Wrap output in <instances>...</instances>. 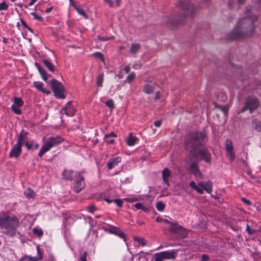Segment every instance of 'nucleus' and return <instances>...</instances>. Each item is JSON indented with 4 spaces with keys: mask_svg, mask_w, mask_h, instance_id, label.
<instances>
[{
    "mask_svg": "<svg viewBox=\"0 0 261 261\" xmlns=\"http://www.w3.org/2000/svg\"><path fill=\"white\" fill-rule=\"evenodd\" d=\"M206 137L205 132H194L187 135L185 142V148L189 151L194 158L200 161H204L210 163L211 155L210 152L206 148L201 149L198 152L197 149L201 146Z\"/></svg>",
    "mask_w": 261,
    "mask_h": 261,
    "instance_id": "f257e3e1",
    "label": "nucleus"
},
{
    "mask_svg": "<svg viewBox=\"0 0 261 261\" xmlns=\"http://www.w3.org/2000/svg\"><path fill=\"white\" fill-rule=\"evenodd\" d=\"M256 15L247 16L241 20L240 24L227 36L229 40L242 39L251 36L254 32V23L257 21Z\"/></svg>",
    "mask_w": 261,
    "mask_h": 261,
    "instance_id": "f03ea898",
    "label": "nucleus"
},
{
    "mask_svg": "<svg viewBox=\"0 0 261 261\" xmlns=\"http://www.w3.org/2000/svg\"><path fill=\"white\" fill-rule=\"evenodd\" d=\"M19 226V219L16 215L8 212L0 213V229H4L7 236L14 237Z\"/></svg>",
    "mask_w": 261,
    "mask_h": 261,
    "instance_id": "7ed1b4c3",
    "label": "nucleus"
},
{
    "mask_svg": "<svg viewBox=\"0 0 261 261\" xmlns=\"http://www.w3.org/2000/svg\"><path fill=\"white\" fill-rule=\"evenodd\" d=\"M63 141L64 139L60 136L49 137L46 141L43 142L38 155L40 157L42 156L44 153L49 151L52 147L59 145Z\"/></svg>",
    "mask_w": 261,
    "mask_h": 261,
    "instance_id": "20e7f679",
    "label": "nucleus"
},
{
    "mask_svg": "<svg viewBox=\"0 0 261 261\" xmlns=\"http://www.w3.org/2000/svg\"><path fill=\"white\" fill-rule=\"evenodd\" d=\"M163 223L168 227L169 231L172 233L177 234L182 239L187 237L188 235L187 230L179 225L177 221L173 222L163 219Z\"/></svg>",
    "mask_w": 261,
    "mask_h": 261,
    "instance_id": "39448f33",
    "label": "nucleus"
},
{
    "mask_svg": "<svg viewBox=\"0 0 261 261\" xmlns=\"http://www.w3.org/2000/svg\"><path fill=\"white\" fill-rule=\"evenodd\" d=\"M178 250L172 249L156 253L154 255V261H163L164 259H174L176 258Z\"/></svg>",
    "mask_w": 261,
    "mask_h": 261,
    "instance_id": "423d86ee",
    "label": "nucleus"
},
{
    "mask_svg": "<svg viewBox=\"0 0 261 261\" xmlns=\"http://www.w3.org/2000/svg\"><path fill=\"white\" fill-rule=\"evenodd\" d=\"M259 105V100L254 96H248L245 100V106L242 108V112L249 110L250 113H252L256 110Z\"/></svg>",
    "mask_w": 261,
    "mask_h": 261,
    "instance_id": "0eeeda50",
    "label": "nucleus"
},
{
    "mask_svg": "<svg viewBox=\"0 0 261 261\" xmlns=\"http://www.w3.org/2000/svg\"><path fill=\"white\" fill-rule=\"evenodd\" d=\"M51 87L56 97L62 99L65 98L64 94V86L61 82L56 79H53L51 81Z\"/></svg>",
    "mask_w": 261,
    "mask_h": 261,
    "instance_id": "6e6552de",
    "label": "nucleus"
},
{
    "mask_svg": "<svg viewBox=\"0 0 261 261\" xmlns=\"http://www.w3.org/2000/svg\"><path fill=\"white\" fill-rule=\"evenodd\" d=\"M177 5L184 11L183 14L184 16L192 15L194 12V8L189 1L182 0L178 1Z\"/></svg>",
    "mask_w": 261,
    "mask_h": 261,
    "instance_id": "1a4fd4ad",
    "label": "nucleus"
},
{
    "mask_svg": "<svg viewBox=\"0 0 261 261\" xmlns=\"http://www.w3.org/2000/svg\"><path fill=\"white\" fill-rule=\"evenodd\" d=\"M83 173H84V171L77 172L75 175L76 182L74 190L76 193H79L81 191L85 186V178L82 175Z\"/></svg>",
    "mask_w": 261,
    "mask_h": 261,
    "instance_id": "9d476101",
    "label": "nucleus"
},
{
    "mask_svg": "<svg viewBox=\"0 0 261 261\" xmlns=\"http://www.w3.org/2000/svg\"><path fill=\"white\" fill-rule=\"evenodd\" d=\"M37 255L32 257L28 255H24L18 261H38L43 258V253L41 251L39 246H37Z\"/></svg>",
    "mask_w": 261,
    "mask_h": 261,
    "instance_id": "9b49d317",
    "label": "nucleus"
},
{
    "mask_svg": "<svg viewBox=\"0 0 261 261\" xmlns=\"http://www.w3.org/2000/svg\"><path fill=\"white\" fill-rule=\"evenodd\" d=\"M225 148L227 155L229 157V160L231 161H234L236 158V155L234 152L232 142L230 140L226 139L225 142Z\"/></svg>",
    "mask_w": 261,
    "mask_h": 261,
    "instance_id": "f8f14e48",
    "label": "nucleus"
},
{
    "mask_svg": "<svg viewBox=\"0 0 261 261\" xmlns=\"http://www.w3.org/2000/svg\"><path fill=\"white\" fill-rule=\"evenodd\" d=\"M22 146L16 143L12 147L11 150L9 153V158H15L17 159L22 153Z\"/></svg>",
    "mask_w": 261,
    "mask_h": 261,
    "instance_id": "ddd939ff",
    "label": "nucleus"
},
{
    "mask_svg": "<svg viewBox=\"0 0 261 261\" xmlns=\"http://www.w3.org/2000/svg\"><path fill=\"white\" fill-rule=\"evenodd\" d=\"M29 133L24 131V130H21V132L19 134V137L18 139L17 144L22 146L23 144H25L28 141V135Z\"/></svg>",
    "mask_w": 261,
    "mask_h": 261,
    "instance_id": "4468645a",
    "label": "nucleus"
},
{
    "mask_svg": "<svg viewBox=\"0 0 261 261\" xmlns=\"http://www.w3.org/2000/svg\"><path fill=\"white\" fill-rule=\"evenodd\" d=\"M61 112L62 113H64L68 116H73L75 113V110L71 106V103L69 101L66 104L65 108L61 110Z\"/></svg>",
    "mask_w": 261,
    "mask_h": 261,
    "instance_id": "2eb2a0df",
    "label": "nucleus"
},
{
    "mask_svg": "<svg viewBox=\"0 0 261 261\" xmlns=\"http://www.w3.org/2000/svg\"><path fill=\"white\" fill-rule=\"evenodd\" d=\"M190 171L196 177L201 178L202 174L200 171L197 164L195 162L191 163L190 165Z\"/></svg>",
    "mask_w": 261,
    "mask_h": 261,
    "instance_id": "dca6fc26",
    "label": "nucleus"
},
{
    "mask_svg": "<svg viewBox=\"0 0 261 261\" xmlns=\"http://www.w3.org/2000/svg\"><path fill=\"white\" fill-rule=\"evenodd\" d=\"M198 185L200 188L202 189L203 191L205 190L207 193H211L213 191L212 182L210 181L199 182L198 183Z\"/></svg>",
    "mask_w": 261,
    "mask_h": 261,
    "instance_id": "f3484780",
    "label": "nucleus"
},
{
    "mask_svg": "<svg viewBox=\"0 0 261 261\" xmlns=\"http://www.w3.org/2000/svg\"><path fill=\"white\" fill-rule=\"evenodd\" d=\"M35 67L38 69L42 79L47 82V79L49 78L50 75L47 73L46 71L41 66L39 63H35Z\"/></svg>",
    "mask_w": 261,
    "mask_h": 261,
    "instance_id": "a211bd4d",
    "label": "nucleus"
},
{
    "mask_svg": "<svg viewBox=\"0 0 261 261\" xmlns=\"http://www.w3.org/2000/svg\"><path fill=\"white\" fill-rule=\"evenodd\" d=\"M121 161V158L120 156H116L111 158L107 163V166L109 170L112 169L115 166L117 165Z\"/></svg>",
    "mask_w": 261,
    "mask_h": 261,
    "instance_id": "6ab92c4d",
    "label": "nucleus"
},
{
    "mask_svg": "<svg viewBox=\"0 0 261 261\" xmlns=\"http://www.w3.org/2000/svg\"><path fill=\"white\" fill-rule=\"evenodd\" d=\"M184 20L183 18H178L176 19H173V18H169L168 20L166 22V25L168 27H170L171 29H174L176 25L182 23Z\"/></svg>",
    "mask_w": 261,
    "mask_h": 261,
    "instance_id": "aec40b11",
    "label": "nucleus"
},
{
    "mask_svg": "<svg viewBox=\"0 0 261 261\" xmlns=\"http://www.w3.org/2000/svg\"><path fill=\"white\" fill-rule=\"evenodd\" d=\"M171 176V172L167 168H165L162 171V178L164 182L169 187L170 186L169 178Z\"/></svg>",
    "mask_w": 261,
    "mask_h": 261,
    "instance_id": "412c9836",
    "label": "nucleus"
},
{
    "mask_svg": "<svg viewBox=\"0 0 261 261\" xmlns=\"http://www.w3.org/2000/svg\"><path fill=\"white\" fill-rule=\"evenodd\" d=\"M62 175L64 178L69 180H73V177L75 176L73 171L70 170H64L62 173Z\"/></svg>",
    "mask_w": 261,
    "mask_h": 261,
    "instance_id": "4be33fe9",
    "label": "nucleus"
},
{
    "mask_svg": "<svg viewBox=\"0 0 261 261\" xmlns=\"http://www.w3.org/2000/svg\"><path fill=\"white\" fill-rule=\"evenodd\" d=\"M117 136V135L115 133L112 132L109 134H107L106 135H105L104 140L108 144H113L115 142V140L114 139H111V140H109V138H116Z\"/></svg>",
    "mask_w": 261,
    "mask_h": 261,
    "instance_id": "5701e85b",
    "label": "nucleus"
},
{
    "mask_svg": "<svg viewBox=\"0 0 261 261\" xmlns=\"http://www.w3.org/2000/svg\"><path fill=\"white\" fill-rule=\"evenodd\" d=\"M252 126L256 131L261 132V122L257 118L253 119L251 122Z\"/></svg>",
    "mask_w": 261,
    "mask_h": 261,
    "instance_id": "b1692460",
    "label": "nucleus"
},
{
    "mask_svg": "<svg viewBox=\"0 0 261 261\" xmlns=\"http://www.w3.org/2000/svg\"><path fill=\"white\" fill-rule=\"evenodd\" d=\"M137 140L136 136H133L132 133H129L128 137L126 139V142L127 145L131 146L135 144Z\"/></svg>",
    "mask_w": 261,
    "mask_h": 261,
    "instance_id": "393cba45",
    "label": "nucleus"
},
{
    "mask_svg": "<svg viewBox=\"0 0 261 261\" xmlns=\"http://www.w3.org/2000/svg\"><path fill=\"white\" fill-rule=\"evenodd\" d=\"M43 64L51 72H54L56 70V68L54 64L49 61L43 59L42 60Z\"/></svg>",
    "mask_w": 261,
    "mask_h": 261,
    "instance_id": "a878e982",
    "label": "nucleus"
},
{
    "mask_svg": "<svg viewBox=\"0 0 261 261\" xmlns=\"http://www.w3.org/2000/svg\"><path fill=\"white\" fill-rule=\"evenodd\" d=\"M103 228L106 231H108L109 232L115 235L118 233V231L120 230L119 228L112 225H109L108 227H103Z\"/></svg>",
    "mask_w": 261,
    "mask_h": 261,
    "instance_id": "bb28decb",
    "label": "nucleus"
},
{
    "mask_svg": "<svg viewBox=\"0 0 261 261\" xmlns=\"http://www.w3.org/2000/svg\"><path fill=\"white\" fill-rule=\"evenodd\" d=\"M141 48V45L139 43H133L131 44L129 52L132 54H135Z\"/></svg>",
    "mask_w": 261,
    "mask_h": 261,
    "instance_id": "cd10ccee",
    "label": "nucleus"
},
{
    "mask_svg": "<svg viewBox=\"0 0 261 261\" xmlns=\"http://www.w3.org/2000/svg\"><path fill=\"white\" fill-rule=\"evenodd\" d=\"M189 186L192 189H193L195 190H196L197 193L201 194H203L202 189L200 188L198 185L197 186L194 181H191L190 182Z\"/></svg>",
    "mask_w": 261,
    "mask_h": 261,
    "instance_id": "c85d7f7f",
    "label": "nucleus"
},
{
    "mask_svg": "<svg viewBox=\"0 0 261 261\" xmlns=\"http://www.w3.org/2000/svg\"><path fill=\"white\" fill-rule=\"evenodd\" d=\"M154 87L152 85L149 84H145L144 87L143 91L146 94H150L153 92Z\"/></svg>",
    "mask_w": 261,
    "mask_h": 261,
    "instance_id": "c756f323",
    "label": "nucleus"
},
{
    "mask_svg": "<svg viewBox=\"0 0 261 261\" xmlns=\"http://www.w3.org/2000/svg\"><path fill=\"white\" fill-rule=\"evenodd\" d=\"M104 74L101 73L99 74L96 79V85L97 86L101 87L102 86V83L103 81Z\"/></svg>",
    "mask_w": 261,
    "mask_h": 261,
    "instance_id": "7c9ffc66",
    "label": "nucleus"
},
{
    "mask_svg": "<svg viewBox=\"0 0 261 261\" xmlns=\"http://www.w3.org/2000/svg\"><path fill=\"white\" fill-rule=\"evenodd\" d=\"M79 257L80 261H87V256L88 255V253L86 251H81L79 252Z\"/></svg>",
    "mask_w": 261,
    "mask_h": 261,
    "instance_id": "2f4dec72",
    "label": "nucleus"
},
{
    "mask_svg": "<svg viewBox=\"0 0 261 261\" xmlns=\"http://www.w3.org/2000/svg\"><path fill=\"white\" fill-rule=\"evenodd\" d=\"M135 207L137 210H142L143 211L145 212H147L149 211L148 207L144 206L142 203H136L135 204Z\"/></svg>",
    "mask_w": 261,
    "mask_h": 261,
    "instance_id": "473e14b6",
    "label": "nucleus"
},
{
    "mask_svg": "<svg viewBox=\"0 0 261 261\" xmlns=\"http://www.w3.org/2000/svg\"><path fill=\"white\" fill-rule=\"evenodd\" d=\"M34 86L39 91L45 92V90L43 88V84L40 82H34Z\"/></svg>",
    "mask_w": 261,
    "mask_h": 261,
    "instance_id": "72a5a7b5",
    "label": "nucleus"
},
{
    "mask_svg": "<svg viewBox=\"0 0 261 261\" xmlns=\"http://www.w3.org/2000/svg\"><path fill=\"white\" fill-rule=\"evenodd\" d=\"M24 194L27 198H33L35 196V192L32 189L28 188L24 192Z\"/></svg>",
    "mask_w": 261,
    "mask_h": 261,
    "instance_id": "f704fd0d",
    "label": "nucleus"
},
{
    "mask_svg": "<svg viewBox=\"0 0 261 261\" xmlns=\"http://www.w3.org/2000/svg\"><path fill=\"white\" fill-rule=\"evenodd\" d=\"M23 103L24 102L21 98L17 97L14 98L13 105H15L16 106L21 107L23 106Z\"/></svg>",
    "mask_w": 261,
    "mask_h": 261,
    "instance_id": "c9c22d12",
    "label": "nucleus"
},
{
    "mask_svg": "<svg viewBox=\"0 0 261 261\" xmlns=\"http://www.w3.org/2000/svg\"><path fill=\"white\" fill-rule=\"evenodd\" d=\"M74 9L77 11L79 14L83 16L84 18L86 19L88 18V15H87L84 9H82L79 6L76 7Z\"/></svg>",
    "mask_w": 261,
    "mask_h": 261,
    "instance_id": "e433bc0d",
    "label": "nucleus"
},
{
    "mask_svg": "<svg viewBox=\"0 0 261 261\" xmlns=\"http://www.w3.org/2000/svg\"><path fill=\"white\" fill-rule=\"evenodd\" d=\"M165 207V204L162 201H159L156 204V208L159 211H163Z\"/></svg>",
    "mask_w": 261,
    "mask_h": 261,
    "instance_id": "4c0bfd02",
    "label": "nucleus"
},
{
    "mask_svg": "<svg viewBox=\"0 0 261 261\" xmlns=\"http://www.w3.org/2000/svg\"><path fill=\"white\" fill-rule=\"evenodd\" d=\"M19 108L20 107L16 106L15 105H12L11 106V109L12 111L17 115H20L21 114V111Z\"/></svg>",
    "mask_w": 261,
    "mask_h": 261,
    "instance_id": "58836bf2",
    "label": "nucleus"
},
{
    "mask_svg": "<svg viewBox=\"0 0 261 261\" xmlns=\"http://www.w3.org/2000/svg\"><path fill=\"white\" fill-rule=\"evenodd\" d=\"M105 105L109 108L113 109L115 108V105L112 99L108 100L106 102Z\"/></svg>",
    "mask_w": 261,
    "mask_h": 261,
    "instance_id": "ea45409f",
    "label": "nucleus"
},
{
    "mask_svg": "<svg viewBox=\"0 0 261 261\" xmlns=\"http://www.w3.org/2000/svg\"><path fill=\"white\" fill-rule=\"evenodd\" d=\"M136 74L134 72H132L126 77V81L128 83H131L135 79Z\"/></svg>",
    "mask_w": 261,
    "mask_h": 261,
    "instance_id": "a19ab883",
    "label": "nucleus"
},
{
    "mask_svg": "<svg viewBox=\"0 0 261 261\" xmlns=\"http://www.w3.org/2000/svg\"><path fill=\"white\" fill-rule=\"evenodd\" d=\"M33 233L34 234L37 235V236L39 237H42L43 236V232L42 230L36 228H33Z\"/></svg>",
    "mask_w": 261,
    "mask_h": 261,
    "instance_id": "79ce46f5",
    "label": "nucleus"
},
{
    "mask_svg": "<svg viewBox=\"0 0 261 261\" xmlns=\"http://www.w3.org/2000/svg\"><path fill=\"white\" fill-rule=\"evenodd\" d=\"M135 241H137L139 244H140L143 246H145L147 245L146 243L145 242V240L144 239L139 238V237H136L134 238Z\"/></svg>",
    "mask_w": 261,
    "mask_h": 261,
    "instance_id": "37998d69",
    "label": "nucleus"
},
{
    "mask_svg": "<svg viewBox=\"0 0 261 261\" xmlns=\"http://www.w3.org/2000/svg\"><path fill=\"white\" fill-rule=\"evenodd\" d=\"M9 5L5 2L0 3V11L7 10L8 9Z\"/></svg>",
    "mask_w": 261,
    "mask_h": 261,
    "instance_id": "c03bdc74",
    "label": "nucleus"
},
{
    "mask_svg": "<svg viewBox=\"0 0 261 261\" xmlns=\"http://www.w3.org/2000/svg\"><path fill=\"white\" fill-rule=\"evenodd\" d=\"M93 55L97 58H99L101 61H104V57L103 54L100 52L94 53Z\"/></svg>",
    "mask_w": 261,
    "mask_h": 261,
    "instance_id": "a18cd8bd",
    "label": "nucleus"
},
{
    "mask_svg": "<svg viewBox=\"0 0 261 261\" xmlns=\"http://www.w3.org/2000/svg\"><path fill=\"white\" fill-rule=\"evenodd\" d=\"M31 15L33 17V18L37 20H39V21H42L43 20V18H42V17H41L40 16L37 15L36 13L35 12H32L31 13Z\"/></svg>",
    "mask_w": 261,
    "mask_h": 261,
    "instance_id": "49530a36",
    "label": "nucleus"
},
{
    "mask_svg": "<svg viewBox=\"0 0 261 261\" xmlns=\"http://www.w3.org/2000/svg\"><path fill=\"white\" fill-rule=\"evenodd\" d=\"M113 201L119 207H121L123 205V201L120 199H115L113 200Z\"/></svg>",
    "mask_w": 261,
    "mask_h": 261,
    "instance_id": "de8ad7c7",
    "label": "nucleus"
},
{
    "mask_svg": "<svg viewBox=\"0 0 261 261\" xmlns=\"http://www.w3.org/2000/svg\"><path fill=\"white\" fill-rule=\"evenodd\" d=\"M97 38L100 40V41H108V40H110L111 39H112L114 38L113 37H101L100 36H98L97 37Z\"/></svg>",
    "mask_w": 261,
    "mask_h": 261,
    "instance_id": "09e8293b",
    "label": "nucleus"
},
{
    "mask_svg": "<svg viewBox=\"0 0 261 261\" xmlns=\"http://www.w3.org/2000/svg\"><path fill=\"white\" fill-rule=\"evenodd\" d=\"M21 22L22 24L23 25V27L25 28H26L28 30H29L31 32H33L32 29L28 25L27 23L23 19H21Z\"/></svg>",
    "mask_w": 261,
    "mask_h": 261,
    "instance_id": "8fccbe9b",
    "label": "nucleus"
},
{
    "mask_svg": "<svg viewBox=\"0 0 261 261\" xmlns=\"http://www.w3.org/2000/svg\"><path fill=\"white\" fill-rule=\"evenodd\" d=\"M87 209L88 212L93 213L96 210V207L94 205L91 204L88 206Z\"/></svg>",
    "mask_w": 261,
    "mask_h": 261,
    "instance_id": "3c124183",
    "label": "nucleus"
},
{
    "mask_svg": "<svg viewBox=\"0 0 261 261\" xmlns=\"http://www.w3.org/2000/svg\"><path fill=\"white\" fill-rule=\"evenodd\" d=\"M241 200L247 205H250L252 204L251 202L249 200L245 198V197H242Z\"/></svg>",
    "mask_w": 261,
    "mask_h": 261,
    "instance_id": "603ef678",
    "label": "nucleus"
},
{
    "mask_svg": "<svg viewBox=\"0 0 261 261\" xmlns=\"http://www.w3.org/2000/svg\"><path fill=\"white\" fill-rule=\"evenodd\" d=\"M116 235L119 237L120 238L123 239L124 240L125 239V234L124 233H123L120 229L118 231V233H117Z\"/></svg>",
    "mask_w": 261,
    "mask_h": 261,
    "instance_id": "864d4df0",
    "label": "nucleus"
},
{
    "mask_svg": "<svg viewBox=\"0 0 261 261\" xmlns=\"http://www.w3.org/2000/svg\"><path fill=\"white\" fill-rule=\"evenodd\" d=\"M210 257L207 254H203L201 256V261H208Z\"/></svg>",
    "mask_w": 261,
    "mask_h": 261,
    "instance_id": "5fc2aeb1",
    "label": "nucleus"
},
{
    "mask_svg": "<svg viewBox=\"0 0 261 261\" xmlns=\"http://www.w3.org/2000/svg\"><path fill=\"white\" fill-rule=\"evenodd\" d=\"M246 231L249 234H252L255 232V230L251 228L248 225H247L246 226Z\"/></svg>",
    "mask_w": 261,
    "mask_h": 261,
    "instance_id": "6e6d98bb",
    "label": "nucleus"
},
{
    "mask_svg": "<svg viewBox=\"0 0 261 261\" xmlns=\"http://www.w3.org/2000/svg\"><path fill=\"white\" fill-rule=\"evenodd\" d=\"M220 108L224 112L225 115L227 114L228 109V107L226 106H221L220 107Z\"/></svg>",
    "mask_w": 261,
    "mask_h": 261,
    "instance_id": "4d7b16f0",
    "label": "nucleus"
},
{
    "mask_svg": "<svg viewBox=\"0 0 261 261\" xmlns=\"http://www.w3.org/2000/svg\"><path fill=\"white\" fill-rule=\"evenodd\" d=\"M105 2L108 4L109 6L113 7L114 6V2L112 0H103Z\"/></svg>",
    "mask_w": 261,
    "mask_h": 261,
    "instance_id": "13d9d810",
    "label": "nucleus"
},
{
    "mask_svg": "<svg viewBox=\"0 0 261 261\" xmlns=\"http://www.w3.org/2000/svg\"><path fill=\"white\" fill-rule=\"evenodd\" d=\"M126 200L129 202H133L134 201H136L138 200V199L134 197H129L126 198Z\"/></svg>",
    "mask_w": 261,
    "mask_h": 261,
    "instance_id": "bf43d9fd",
    "label": "nucleus"
},
{
    "mask_svg": "<svg viewBox=\"0 0 261 261\" xmlns=\"http://www.w3.org/2000/svg\"><path fill=\"white\" fill-rule=\"evenodd\" d=\"M234 1L233 0H229L228 2V7L230 9H232L233 7Z\"/></svg>",
    "mask_w": 261,
    "mask_h": 261,
    "instance_id": "052dcab7",
    "label": "nucleus"
},
{
    "mask_svg": "<svg viewBox=\"0 0 261 261\" xmlns=\"http://www.w3.org/2000/svg\"><path fill=\"white\" fill-rule=\"evenodd\" d=\"M162 124V120H156L154 122V125L156 126V127H160Z\"/></svg>",
    "mask_w": 261,
    "mask_h": 261,
    "instance_id": "680f3d73",
    "label": "nucleus"
},
{
    "mask_svg": "<svg viewBox=\"0 0 261 261\" xmlns=\"http://www.w3.org/2000/svg\"><path fill=\"white\" fill-rule=\"evenodd\" d=\"M25 144V146L27 147V148L28 149V150H30L31 149V148L33 146V144H31V143H28V141Z\"/></svg>",
    "mask_w": 261,
    "mask_h": 261,
    "instance_id": "e2e57ef3",
    "label": "nucleus"
},
{
    "mask_svg": "<svg viewBox=\"0 0 261 261\" xmlns=\"http://www.w3.org/2000/svg\"><path fill=\"white\" fill-rule=\"evenodd\" d=\"M130 68L129 66H126L124 68V71H125L126 73H128L130 71Z\"/></svg>",
    "mask_w": 261,
    "mask_h": 261,
    "instance_id": "0e129e2a",
    "label": "nucleus"
},
{
    "mask_svg": "<svg viewBox=\"0 0 261 261\" xmlns=\"http://www.w3.org/2000/svg\"><path fill=\"white\" fill-rule=\"evenodd\" d=\"M53 6L47 8L45 10V13H49L53 10Z\"/></svg>",
    "mask_w": 261,
    "mask_h": 261,
    "instance_id": "69168bd1",
    "label": "nucleus"
},
{
    "mask_svg": "<svg viewBox=\"0 0 261 261\" xmlns=\"http://www.w3.org/2000/svg\"><path fill=\"white\" fill-rule=\"evenodd\" d=\"M69 2H70V4L71 5H72L74 8L77 7V6L76 5V4H75L74 2V0H69Z\"/></svg>",
    "mask_w": 261,
    "mask_h": 261,
    "instance_id": "338daca9",
    "label": "nucleus"
},
{
    "mask_svg": "<svg viewBox=\"0 0 261 261\" xmlns=\"http://www.w3.org/2000/svg\"><path fill=\"white\" fill-rule=\"evenodd\" d=\"M156 221L158 222H163V219L161 217H157L156 218Z\"/></svg>",
    "mask_w": 261,
    "mask_h": 261,
    "instance_id": "774afa93",
    "label": "nucleus"
}]
</instances>
